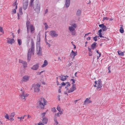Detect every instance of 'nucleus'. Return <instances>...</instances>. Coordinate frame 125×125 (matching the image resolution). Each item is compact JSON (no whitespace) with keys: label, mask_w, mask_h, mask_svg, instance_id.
<instances>
[{"label":"nucleus","mask_w":125,"mask_h":125,"mask_svg":"<svg viewBox=\"0 0 125 125\" xmlns=\"http://www.w3.org/2000/svg\"><path fill=\"white\" fill-rule=\"evenodd\" d=\"M31 48L29 49L27 53V57L28 62H29L31 60L32 53L34 54L35 50L34 43L32 39L31 40Z\"/></svg>","instance_id":"f257e3e1"},{"label":"nucleus","mask_w":125,"mask_h":125,"mask_svg":"<svg viewBox=\"0 0 125 125\" xmlns=\"http://www.w3.org/2000/svg\"><path fill=\"white\" fill-rule=\"evenodd\" d=\"M70 25L68 27L69 31L71 32L72 35H75L76 33L74 30L76 27L77 24L76 23H73L70 24Z\"/></svg>","instance_id":"f03ea898"},{"label":"nucleus","mask_w":125,"mask_h":125,"mask_svg":"<svg viewBox=\"0 0 125 125\" xmlns=\"http://www.w3.org/2000/svg\"><path fill=\"white\" fill-rule=\"evenodd\" d=\"M46 100L44 98H41L37 103L39 107L42 109L44 108V106L46 105Z\"/></svg>","instance_id":"7ed1b4c3"},{"label":"nucleus","mask_w":125,"mask_h":125,"mask_svg":"<svg viewBox=\"0 0 125 125\" xmlns=\"http://www.w3.org/2000/svg\"><path fill=\"white\" fill-rule=\"evenodd\" d=\"M21 92L19 95L20 98L22 100L25 101L26 100V97L28 96L29 94L26 93L24 91L22 90V89L20 90Z\"/></svg>","instance_id":"20e7f679"},{"label":"nucleus","mask_w":125,"mask_h":125,"mask_svg":"<svg viewBox=\"0 0 125 125\" xmlns=\"http://www.w3.org/2000/svg\"><path fill=\"white\" fill-rule=\"evenodd\" d=\"M40 5L38 0H36L35 2V5L34 7V10L37 13H39L40 10Z\"/></svg>","instance_id":"39448f33"},{"label":"nucleus","mask_w":125,"mask_h":125,"mask_svg":"<svg viewBox=\"0 0 125 125\" xmlns=\"http://www.w3.org/2000/svg\"><path fill=\"white\" fill-rule=\"evenodd\" d=\"M37 53L39 56L42 55V49L39 44L37 45Z\"/></svg>","instance_id":"423d86ee"},{"label":"nucleus","mask_w":125,"mask_h":125,"mask_svg":"<svg viewBox=\"0 0 125 125\" xmlns=\"http://www.w3.org/2000/svg\"><path fill=\"white\" fill-rule=\"evenodd\" d=\"M97 89L98 91L100 90L101 89L102 85L101 81L100 79H99L97 81Z\"/></svg>","instance_id":"0eeeda50"},{"label":"nucleus","mask_w":125,"mask_h":125,"mask_svg":"<svg viewBox=\"0 0 125 125\" xmlns=\"http://www.w3.org/2000/svg\"><path fill=\"white\" fill-rule=\"evenodd\" d=\"M40 85L38 84L34 85V91L35 92H38L40 91Z\"/></svg>","instance_id":"6e6552de"},{"label":"nucleus","mask_w":125,"mask_h":125,"mask_svg":"<svg viewBox=\"0 0 125 125\" xmlns=\"http://www.w3.org/2000/svg\"><path fill=\"white\" fill-rule=\"evenodd\" d=\"M28 4V0H23V9L25 10L27 8Z\"/></svg>","instance_id":"1a4fd4ad"},{"label":"nucleus","mask_w":125,"mask_h":125,"mask_svg":"<svg viewBox=\"0 0 125 125\" xmlns=\"http://www.w3.org/2000/svg\"><path fill=\"white\" fill-rule=\"evenodd\" d=\"M50 33V35L52 37H56L58 36V34H56V32L54 31H51Z\"/></svg>","instance_id":"9d476101"},{"label":"nucleus","mask_w":125,"mask_h":125,"mask_svg":"<svg viewBox=\"0 0 125 125\" xmlns=\"http://www.w3.org/2000/svg\"><path fill=\"white\" fill-rule=\"evenodd\" d=\"M77 55L76 52H74L72 50L71 53L70 54V56L73 58H74L75 56Z\"/></svg>","instance_id":"9b49d317"},{"label":"nucleus","mask_w":125,"mask_h":125,"mask_svg":"<svg viewBox=\"0 0 125 125\" xmlns=\"http://www.w3.org/2000/svg\"><path fill=\"white\" fill-rule=\"evenodd\" d=\"M39 67V64L37 63L33 65L32 67L31 68V69L33 70H37Z\"/></svg>","instance_id":"f8f14e48"},{"label":"nucleus","mask_w":125,"mask_h":125,"mask_svg":"<svg viewBox=\"0 0 125 125\" xmlns=\"http://www.w3.org/2000/svg\"><path fill=\"white\" fill-rule=\"evenodd\" d=\"M29 76L28 75H26L23 76L22 79V81L23 82H26L29 80Z\"/></svg>","instance_id":"ddd939ff"},{"label":"nucleus","mask_w":125,"mask_h":125,"mask_svg":"<svg viewBox=\"0 0 125 125\" xmlns=\"http://www.w3.org/2000/svg\"><path fill=\"white\" fill-rule=\"evenodd\" d=\"M19 62L20 63H21L23 64L24 68L27 67V63L26 62L20 60L19 61Z\"/></svg>","instance_id":"4468645a"},{"label":"nucleus","mask_w":125,"mask_h":125,"mask_svg":"<svg viewBox=\"0 0 125 125\" xmlns=\"http://www.w3.org/2000/svg\"><path fill=\"white\" fill-rule=\"evenodd\" d=\"M99 26L100 28H102V29L103 31L107 30V28L106 27L105 25H104V24L99 25Z\"/></svg>","instance_id":"2eb2a0df"},{"label":"nucleus","mask_w":125,"mask_h":125,"mask_svg":"<svg viewBox=\"0 0 125 125\" xmlns=\"http://www.w3.org/2000/svg\"><path fill=\"white\" fill-rule=\"evenodd\" d=\"M76 89V86H72L69 90L68 91V93H70L73 92L74 90Z\"/></svg>","instance_id":"dca6fc26"},{"label":"nucleus","mask_w":125,"mask_h":125,"mask_svg":"<svg viewBox=\"0 0 125 125\" xmlns=\"http://www.w3.org/2000/svg\"><path fill=\"white\" fill-rule=\"evenodd\" d=\"M31 25L30 22L29 21L27 20L26 21V25L27 28V32L28 33H29V29Z\"/></svg>","instance_id":"f3484780"},{"label":"nucleus","mask_w":125,"mask_h":125,"mask_svg":"<svg viewBox=\"0 0 125 125\" xmlns=\"http://www.w3.org/2000/svg\"><path fill=\"white\" fill-rule=\"evenodd\" d=\"M91 102V101L89 99L87 98L84 101L83 103L84 105H86L87 104L90 103Z\"/></svg>","instance_id":"a211bd4d"},{"label":"nucleus","mask_w":125,"mask_h":125,"mask_svg":"<svg viewBox=\"0 0 125 125\" xmlns=\"http://www.w3.org/2000/svg\"><path fill=\"white\" fill-rule=\"evenodd\" d=\"M70 0H66V2L65 3V7L67 8L69 6L70 3Z\"/></svg>","instance_id":"6ab92c4d"},{"label":"nucleus","mask_w":125,"mask_h":125,"mask_svg":"<svg viewBox=\"0 0 125 125\" xmlns=\"http://www.w3.org/2000/svg\"><path fill=\"white\" fill-rule=\"evenodd\" d=\"M30 28L31 30V32L32 33H34V31H35V27H34L32 24H31L30 26Z\"/></svg>","instance_id":"aec40b11"},{"label":"nucleus","mask_w":125,"mask_h":125,"mask_svg":"<svg viewBox=\"0 0 125 125\" xmlns=\"http://www.w3.org/2000/svg\"><path fill=\"white\" fill-rule=\"evenodd\" d=\"M58 77L60 78V79L63 81H65L66 79V78L65 77L64 75H62L61 76H59Z\"/></svg>","instance_id":"412c9836"},{"label":"nucleus","mask_w":125,"mask_h":125,"mask_svg":"<svg viewBox=\"0 0 125 125\" xmlns=\"http://www.w3.org/2000/svg\"><path fill=\"white\" fill-rule=\"evenodd\" d=\"M96 44L97 43L96 42H94L92 44L91 47L93 50H94L96 48Z\"/></svg>","instance_id":"4be33fe9"},{"label":"nucleus","mask_w":125,"mask_h":125,"mask_svg":"<svg viewBox=\"0 0 125 125\" xmlns=\"http://www.w3.org/2000/svg\"><path fill=\"white\" fill-rule=\"evenodd\" d=\"M42 121L43 123H44V124H46L48 122V119L46 117H44L43 118Z\"/></svg>","instance_id":"5701e85b"},{"label":"nucleus","mask_w":125,"mask_h":125,"mask_svg":"<svg viewBox=\"0 0 125 125\" xmlns=\"http://www.w3.org/2000/svg\"><path fill=\"white\" fill-rule=\"evenodd\" d=\"M48 62L46 60H45L43 64L41 66V67L42 68L46 66L48 64Z\"/></svg>","instance_id":"b1692460"},{"label":"nucleus","mask_w":125,"mask_h":125,"mask_svg":"<svg viewBox=\"0 0 125 125\" xmlns=\"http://www.w3.org/2000/svg\"><path fill=\"white\" fill-rule=\"evenodd\" d=\"M14 42V40L13 39H10V40L7 41V42L9 43L12 44Z\"/></svg>","instance_id":"393cba45"},{"label":"nucleus","mask_w":125,"mask_h":125,"mask_svg":"<svg viewBox=\"0 0 125 125\" xmlns=\"http://www.w3.org/2000/svg\"><path fill=\"white\" fill-rule=\"evenodd\" d=\"M118 54L120 56H123L124 55V52H122L120 51H118L117 52Z\"/></svg>","instance_id":"a878e982"},{"label":"nucleus","mask_w":125,"mask_h":125,"mask_svg":"<svg viewBox=\"0 0 125 125\" xmlns=\"http://www.w3.org/2000/svg\"><path fill=\"white\" fill-rule=\"evenodd\" d=\"M63 113L62 111H61V112H59L57 113V114H55V115H56L58 117H59Z\"/></svg>","instance_id":"bb28decb"},{"label":"nucleus","mask_w":125,"mask_h":125,"mask_svg":"<svg viewBox=\"0 0 125 125\" xmlns=\"http://www.w3.org/2000/svg\"><path fill=\"white\" fill-rule=\"evenodd\" d=\"M76 14L77 16H79L81 15V11L80 10H77Z\"/></svg>","instance_id":"cd10ccee"},{"label":"nucleus","mask_w":125,"mask_h":125,"mask_svg":"<svg viewBox=\"0 0 125 125\" xmlns=\"http://www.w3.org/2000/svg\"><path fill=\"white\" fill-rule=\"evenodd\" d=\"M71 81H73V82L72 83V86H76V84L74 83H75V80L74 79H72L71 80Z\"/></svg>","instance_id":"c85d7f7f"},{"label":"nucleus","mask_w":125,"mask_h":125,"mask_svg":"<svg viewBox=\"0 0 125 125\" xmlns=\"http://www.w3.org/2000/svg\"><path fill=\"white\" fill-rule=\"evenodd\" d=\"M44 25L45 26V30H47L48 28V25L46 23H44Z\"/></svg>","instance_id":"c756f323"},{"label":"nucleus","mask_w":125,"mask_h":125,"mask_svg":"<svg viewBox=\"0 0 125 125\" xmlns=\"http://www.w3.org/2000/svg\"><path fill=\"white\" fill-rule=\"evenodd\" d=\"M120 31L121 33H122L124 32V29L122 27H120Z\"/></svg>","instance_id":"7c9ffc66"},{"label":"nucleus","mask_w":125,"mask_h":125,"mask_svg":"<svg viewBox=\"0 0 125 125\" xmlns=\"http://www.w3.org/2000/svg\"><path fill=\"white\" fill-rule=\"evenodd\" d=\"M54 121L55 122L54 124L56 125H57L58 123V122L57 121V120L56 117L54 118Z\"/></svg>","instance_id":"2f4dec72"},{"label":"nucleus","mask_w":125,"mask_h":125,"mask_svg":"<svg viewBox=\"0 0 125 125\" xmlns=\"http://www.w3.org/2000/svg\"><path fill=\"white\" fill-rule=\"evenodd\" d=\"M17 0L15 1V2L13 4V6H15V8L16 9H17V5H18L17 3Z\"/></svg>","instance_id":"473e14b6"},{"label":"nucleus","mask_w":125,"mask_h":125,"mask_svg":"<svg viewBox=\"0 0 125 125\" xmlns=\"http://www.w3.org/2000/svg\"><path fill=\"white\" fill-rule=\"evenodd\" d=\"M18 42L19 45H20L21 44H22V41L21 39H18Z\"/></svg>","instance_id":"72a5a7b5"},{"label":"nucleus","mask_w":125,"mask_h":125,"mask_svg":"<svg viewBox=\"0 0 125 125\" xmlns=\"http://www.w3.org/2000/svg\"><path fill=\"white\" fill-rule=\"evenodd\" d=\"M67 83L68 84L66 85V86L65 87V88L66 89V90H67L68 89V87L70 86V84L69 82H67Z\"/></svg>","instance_id":"f704fd0d"},{"label":"nucleus","mask_w":125,"mask_h":125,"mask_svg":"<svg viewBox=\"0 0 125 125\" xmlns=\"http://www.w3.org/2000/svg\"><path fill=\"white\" fill-rule=\"evenodd\" d=\"M99 37V36H95L93 38V39L94 41H96L97 40V38Z\"/></svg>","instance_id":"c9c22d12"},{"label":"nucleus","mask_w":125,"mask_h":125,"mask_svg":"<svg viewBox=\"0 0 125 125\" xmlns=\"http://www.w3.org/2000/svg\"><path fill=\"white\" fill-rule=\"evenodd\" d=\"M22 8H20L19 9V13L20 15H21L22 14Z\"/></svg>","instance_id":"e433bc0d"},{"label":"nucleus","mask_w":125,"mask_h":125,"mask_svg":"<svg viewBox=\"0 0 125 125\" xmlns=\"http://www.w3.org/2000/svg\"><path fill=\"white\" fill-rule=\"evenodd\" d=\"M0 31L3 33L4 34V31H3L2 28L1 27H0Z\"/></svg>","instance_id":"4c0bfd02"},{"label":"nucleus","mask_w":125,"mask_h":125,"mask_svg":"<svg viewBox=\"0 0 125 125\" xmlns=\"http://www.w3.org/2000/svg\"><path fill=\"white\" fill-rule=\"evenodd\" d=\"M46 113V112L43 113L41 115L42 117V118H43L44 117H45L44 116H45V115Z\"/></svg>","instance_id":"58836bf2"},{"label":"nucleus","mask_w":125,"mask_h":125,"mask_svg":"<svg viewBox=\"0 0 125 125\" xmlns=\"http://www.w3.org/2000/svg\"><path fill=\"white\" fill-rule=\"evenodd\" d=\"M57 109L59 112H60L61 111V109L60 107L59 106H58L56 108Z\"/></svg>","instance_id":"ea45409f"},{"label":"nucleus","mask_w":125,"mask_h":125,"mask_svg":"<svg viewBox=\"0 0 125 125\" xmlns=\"http://www.w3.org/2000/svg\"><path fill=\"white\" fill-rule=\"evenodd\" d=\"M67 82H66L65 83L64 82H63L61 83V85L62 86H64L66 84H67Z\"/></svg>","instance_id":"a19ab883"},{"label":"nucleus","mask_w":125,"mask_h":125,"mask_svg":"<svg viewBox=\"0 0 125 125\" xmlns=\"http://www.w3.org/2000/svg\"><path fill=\"white\" fill-rule=\"evenodd\" d=\"M5 117L7 119H9V117L8 114H6V115L5 116Z\"/></svg>","instance_id":"79ce46f5"},{"label":"nucleus","mask_w":125,"mask_h":125,"mask_svg":"<svg viewBox=\"0 0 125 125\" xmlns=\"http://www.w3.org/2000/svg\"><path fill=\"white\" fill-rule=\"evenodd\" d=\"M15 115L14 113H12L10 115V116L11 118H13L14 117V115Z\"/></svg>","instance_id":"37998d69"},{"label":"nucleus","mask_w":125,"mask_h":125,"mask_svg":"<svg viewBox=\"0 0 125 125\" xmlns=\"http://www.w3.org/2000/svg\"><path fill=\"white\" fill-rule=\"evenodd\" d=\"M26 116V115H24L23 116V117H17V118L18 119H23L24 118V117Z\"/></svg>","instance_id":"c03bdc74"},{"label":"nucleus","mask_w":125,"mask_h":125,"mask_svg":"<svg viewBox=\"0 0 125 125\" xmlns=\"http://www.w3.org/2000/svg\"><path fill=\"white\" fill-rule=\"evenodd\" d=\"M16 9L15 8V9L13 10L12 11V12L13 13H15L16 12V9Z\"/></svg>","instance_id":"a18cd8bd"},{"label":"nucleus","mask_w":125,"mask_h":125,"mask_svg":"<svg viewBox=\"0 0 125 125\" xmlns=\"http://www.w3.org/2000/svg\"><path fill=\"white\" fill-rule=\"evenodd\" d=\"M99 33L98 35H99V36L100 38H101V37L104 38V37L103 36H102V33Z\"/></svg>","instance_id":"49530a36"},{"label":"nucleus","mask_w":125,"mask_h":125,"mask_svg":"<svg viewBox=\"0 0 125 125\" xmlns=\"http://www.w3.org/2000/svg\"><path fill=\"white\" fill-rule=\"evenodd\" d=\"M92 51H89V55L90 56H91L92 55Z\"/></svg>","instance_id":"de8ad7c7"},{"label":"nucleus","mask_w":125,"mask_h":125,"mask_svg":"<svg viewBox=\"0 0 125 125\" xmlns=\"http://www.w3.org/2000/svg\"><path fill=\"white\" fill-rule=\"evenodd\" d=\"M52 111L53 112H55L56 111L55 108H52Z\"/></svg>","instance_id":"09e8293b"},{"label":"nucleus","mask_w":125,"mask_h":125,"mask_svg":"<svg viewBox=\"0 0 125 125\" xmlns=\"http://www.w3.org/2000/svg\"><path fill=\"white\" fill-rule=\"evenodd\" d=\"M94 83L95 84L94 85V87H96V85L97 84V81H95L94 82Z\"/></svg>","instance_id":"8fccbe9b"},{"label":"nucleus","mask_w":125,"mask_h":125,"mask_svg":"<svg viewBox=\"0 0 125 125\" xmlns=\"http://www.w3.org/2000/svg\"><path fill=\"white\" fill-rule=\"evenodd\" d=\"M110 66H109L108 67V69L109 71L108 73H110L111 72V71L110 70Z\"/></svg>","instance_id":"3c124183"},{"label":"nucleus","mask_w":125,"mask_h":125,"mask_svg":"<svg viewBox=\"0 0 125 125\" xmlns=\"http://www.w3.org/2000/svg\"><path fill=\"white\" fill-rule=\"evenodd\" d=\"M109 18L107 17H104L103 19V20H108L109 19Z\"/></svg>","instance_id":"603ef678"},{"label":"nucleus","mask_w":125,"mask_h":125,"mask_svg":"<svg viewBox=\"0 0 125 125\" xmlns=\"http://www.w3.org/2000/svg\"><path fill=\"white\" fill-rule=\"evenodd\" d=\"M33 2H31L30 6L31 7H33Z\"/></svg>","instance_id":"864d4df0"},{"label":"nucleus","mask_w":125,"mask_h":125,"mask_svg":"<svg viewBox=\"0 0 125 125\" xmlns=\"http://www.w3.org/2000/svg\"><path fill=\"white\" fill-rule=\"evenodd\" d=\"M48 9H46L45 10V13H44V14H46L48 12Z\"/></svg>","instance_id":"5fc2aeb1"},{"label":"nucleus","mask_w":125,"mask_h":125,"mask_svg":"<svg viewBox=\"0 0 125 125\" xmlns=\"http://www.w3.org/2000/svg\"><path fill=\"white\" fill-rule=\"evenodd\" d=\"M38 125H44L43 123H42L40 122H39V123L38 124Z\"/></svg>","instance_id":"6e6d98bb"},{"label":"nucleus","mask_w":125,"mask_h":125,"mask_svg":"<svg viewBox=\"0 0 125 125\" xmlns=\"http://www.w3.org/2000/svg\"><path fill=\"white\" fill-rule=\"evenodd\" d=\"M99 56H97V59H98L100 57V56L101 55V53H99Z\"/></svg>","instance_id":"4d7b16f0"},{"label":"nucleus","mask_w":125,"mask_h":125,"mask_svg":"<svg viewBox=\"0 0 125 125\" xmlns=\"http://www.w3.org/2000/svg\"><path fill=\"white\" fill-rule=\"evenodd\" d=\"M9 120L10 121H12L14 120V119L13 118H10Z\"/></svg>","instance_id":"13d9d810"},{"label":"nucleus","mask_w":125,"mask_h":125,"mask_svg":"<svg viewBox=\"0 0 125 125\" xmlns=\"http://www.w3.org/2000/svg\"><path fill=\"white\" fill-rule=\"evenodd\" d=\"M60 95H58L57 96V97L58 98V99L59 101H60Z\"/></svg>","instance_id":"bf43d9fd"},{"label":"nucleus","mask_w":125,"mask_h":125,"mask_svg":"<svg viewBox=\"0 0 125 125\" xmlns=\"http://www.w3.org/2000/svg\"><path fill=\"white\" fill-rule=\"evenodd\" d=\"M56 83H57V85H59L60 84L59 83V82L58 81V80H57L56 81Z\"/></svg>","instance_id":"052dcab7"},{"label":"nucleus","mask_w":125,"mask_h":125,"mask_svg":"<svg viewBox=\"0 0 125 125\" xmlns=\"http://www.w3.org/2000/svg\"><path fill=\"white\" fill-rule=\"evenodd\" d=\"M91 33H90V32H89V33H86V34H85V36H84V37H85V36H86L87 35H89V34H91Z\"/></svg>","instance_id":"680f3d73"},{"label":"nucleus","mask_w":125,"mask_h":125,"mask_svg":"<svg viewBox=\"0 0 125 125\" xmlns=\"http://www.w3.org/2000/svg\"><path fill=\"white\" fill-rule=\"evenodd\" d=\"M102 31V29H100V30H99L98 33H101Z\"/></svg>","instance_id":"e2e57ef3"},{"label":"nucleus","mask_w":125,"mask_h":125,"mask_svg":"<svg viewBox=\"0 0 125 125\" xmlns=\"http://www.w3.org/2000/svg\"><path fill=\"white\" fill-rule=\"evenodd\" d=\"M31 115H28V119L30 118L31 117Z\"/></svg>","instance_id":"0e129e2a"},{"label":"nucleus","mask_w":125,"mask_h":125,"mask_svg":"<svg viewBox=\"0 0 125 125\" xmlns=\"http://www.w3.org/2000/svg\"><path fill=\"white\" fill-rule=\"evenodd\" d=\"M46 44L47 45H48L50 47V44L47 42H46Z\"/></svg>","instance_id":"69168bd1"},{"label":"nucleus","mask_w":125,"mask_h":125,"mask_svg":"<svg viewBox=\"0 0 125 125\" xmlns=\"http://www.w3.org/2000/svg\"><path fill=\"white\" fill-rule=\"evenodd\" d=\"M41 74V72H38L37 73V75H40Z\"/></svg>","instance_id":"338daca9"},{"label":"nucleus","mask_w":125,"mask_h":125,"mask_svg":"<svg viewBox=\"0 0 125 125\" xmlns=\"http://www.w3.org/2000/svg\"><path fill=\"white\" fill-rule=\"evenodd\" d=\"M90 39H91V38H90V37H88L87 38V40H90Z\"/></svg>","instance_id":"774afa93"}]
</instances>
